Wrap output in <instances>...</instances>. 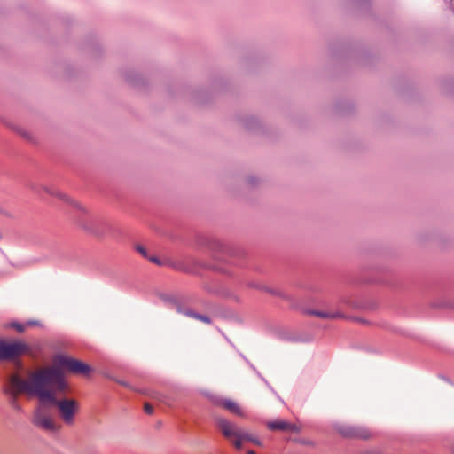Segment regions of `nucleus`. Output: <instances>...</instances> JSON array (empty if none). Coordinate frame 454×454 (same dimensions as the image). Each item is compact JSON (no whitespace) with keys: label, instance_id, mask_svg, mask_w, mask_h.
<instances>
[{"label":"nucleus","instance_id":"nucleus-2","mask_svg":"<svg viewBox=\"0 0 454 454\" xmlns=\"http://www.w3.org/2000/svg\"><path fill=\"white\" fill-rule=\"evenodd\" d=\"M215 423L223 435L231 442L236 449L240 450L244 443V438L247 431L239 427L235 423L222 417H216Z\"/></svg>","mask_w":454,"mask_h":454},{"label":"nucleus","instance_id":"nucleus-4","mask_svg":"<svg viewBox=\"0 0 454 454\" xmlns=\"http://www.w3.org/2000/svg\"><path fill=\"white\" fill-rule=\"evenodd\" d=\"M32 421L35 426L45 431L54 432L58 428L52 416L43 407H39L35 411Z\"/></svg>","mask_w":454,"mask_h":454},{"label":"nucleus","instance_id":"nucleus-8","mask_svg":"<svg viewBox=\"0 0 454 454\" xmlns=\"http://www.w3.org/2000/svg\"><path fill=\"white\" fill-rule=\"evenodd\" d=\"M245 442H253L258 446L262 445V442L261 441L254 435L249 434L247 431L245 434V438H244V443Z\"/></svg>","mask_w":454,"mask_h":454},{"label":"nucleus","instance_id":"nucleus-12","mask_svg":"<svg viewBox=\"0 0 454 454\" xmlns=\"http://www.w3.org/2000/svg\"><path fill=\"white\" fill-rule=\"evenodd\" d=\"M12 327L16 328L18 332L21 333L25 330V326L22 325H19V324H12Z\"/></svg>","mask_w":454,"mask_h":454},{"label":"nucleus","instance_id":"nucleus-14","mask_svg":"<svg viewBox=\"0 0 454 454\" xmlns=\"http://www.w3.org/2000/svg\"><path fill=\"white\" fill-rule=\"evenodd\" d=\"M247 454H255V452H254V451H253V450H248V451H247Z\"/></svg>","mask_w":454,"mask_h":454},{"label":"nucleus","instance_id":"nucleus-1","mask_svg":"<svg viewBox=\"0 0 454 454\" xmlns=\"http://www.w3.org/2000/svg\"><path fill=\"white\" fill-rule=\"evenodd\" d=\"M53 365L29 371L26 378L17 372L10 376L5 387V392L15 397L25 393L36 395L42 403L56 404L65 423L72 424L74 415L79 410V403L74 399L57 400L59 393L68 389V384L64 377V371L73 373L88 375L90 367L67 356L57 355L53 357Z\"/></svg>","mask_w":454,"mask_h":454},{"label":"nucleus","instance_id":"nucleus-10","mask_svg":"<svg viewBox=\"0 0 454 454\" xmlns=\"http://www.w3.org/2000/svg\"><path fill=\"white\" fill-rule=\"evenodd\" d=\"M315 314L317 316L321 317H331V318H333V317H336L334 314H328V313H322V312H316Z\"/></svg>","mask_w":454,"mask_h":454},{"label":"nucleus","instance_id":"nucleus-6","mask_svg":"<svg viewBox=\"0 0 454 454\" xmlns=\"http://www.w3.org/2000/svg\"><path fill=\"white\" fill-rule=\"evenodd\" d=\"M220 405L222 407H223L224 409H226L227 411H229L230 412H231L237 416H239V417L244 416L242 409L239 407V405L236 402H234L232 400H230V399L222 400L220 402Z\"/></svg>","mask_w":454,"mask_h":454},{"label":"nucleus","instance_id":"nucleus-11","mask_svg":"<svg viewBox=\"0 0 454 454\" xmlns=\"http://www.w3.org/2000/svg\"><path fill=\"white\" fill-rule=\"evenodd\" d=\"M144 410H145V411L147 414H152V413H153V406H152L151 404H149V403H145V404L144 405Z\"/></svg>","mask_w":454,"mask_h":454},{"label":"nucleus","instance_id":"nucleus-13","mask_svg":"<svg viewBox=\"0 0 454 454\" xmlns=\"http://www.w3.org/2000/svg\"><path fill=\"white\" fill-rule=\"evenodd\" d=\"M148 259L151 261V262H158V260L154 257H148Z\"/></svg>","mask_w":454,"mask_h":454},{"label":"nucleus","instance_id":"nucleus-15","mask_svg":"<svg viewBox=\"0 0 454 454\" xmlns=\"http://www.w3.org/2000/svg\"><path fill=\"white\" fill-rule=\"evenodd\" d=\"M452 5L454 6V0H451Z\"/></svg>","mask_w":454,"mask_h":454},{"label":"nucleus","instance_id":"nucleus-3","mask_svg":"<svg viewBox=\"0 0 454 454\" xmlns=\"http://www.w3.org/2000/svg\"><path fill=\"white\" fill-rule=\"evenodd\" d=\"M25 353L32 355L29 346L25 342L0 340V360H12Z\"/></svg>","mask_w":454,"mask_h":454},{"label":"nucleus","instance_id":"nucleus-9","mask_svg":"<svg viewBox=\"0 0 454 454\" xmlns=\"http://www.w3.org/2000/svg\"><path fill=\"white\" fill-rule=\"evenodd\" d=\"M137 251L140 253L144 257L147 258V252L145 247H144L143 246H137Z\"/></svg>","mask_w":454,"mask_h":454},{"label":"nucleus","instance_id":"nucleus-7","mask_svg":"<svg viewBox=\"0 0 454 454\" xmlns=\"http://www.w3.org/2000/svg\"><path fill=\"white\" fill-rule=\"evenodd\" d=\"M184 315L188 316V317H194L196 319H199L206 324H210L211 323V320L207 316H203V315H200V314H197V313H194L192 312V310H186L184 312Z\"/></svg>","mask_w":454,"mask_h":454},{"label":"nucleus","instance_id":"nucleus-5","mask_svg":"<svg viewBox=\"0 0 454 454\" xmlns=\"http://www.w3.org/2000/svg\"><path fill=\"white\" fill-rule=\"evenodd\" d=\"M267 427L270 430L276 431H289L298 433L301 431V427L297 424L290 423L283 419H277L267 422Z\"/></svg>","mask_w":454,"mask_h":454}]
</instances>
